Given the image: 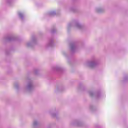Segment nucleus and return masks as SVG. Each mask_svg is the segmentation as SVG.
Instances as JSON below:
<instances>
[{"label":"nucleus","mask_w":128,"mask_h":128,"mask_svg":"<svg viewBox=\"0 0 128 128\" xmlns=\"http://www.w3.org/2000/svg\"><path fill=\"white\" fill-rule=\"evenodd\" d=\"M56 14V12H52L50 14V16H54Z\"/></svg>","instance_id":"7ed1b4c3"},{"label":"nucleus","mask_w":128,"mask_h":128,"mask_svg":"<svg viewBox=\"0 0 128 128\" xmlns=\"http://www.w3.org/2000/svg\"><path fill=\"white\" fill-rule=\"evenodd\" d=\"M95 64H96V61H92V62L88 63V66H90V68H94Z\"/></svg>","instance_id":"f257e3e1"},{"label":"nucleus","mask_w":128,"mask_h":128,"mask_svg":"<svg viewBox=\"0 0 128 128\" xmlns=\"http://www.w3.org/2000/svg\"><path fill=\"white\" fill-rule=\"evenodd\" d=\"M19 16L21 18H24V16L22 15V13L19 14Z\"/></svg>","instance_id":"f03ea898"},{"label":"nucleus","mask_w":128,"mask_h":128,"mask_svg":"<svg viewBox=\"0 0 128 128\" xmlns=\"http://www.w3.org/2000/svg\"><path fill=\"white\" fill-rule=\"evenodd\" d=\"M27 46H30L29 44H28Z\"/></svg>","instance_id":"39448f33"},{"label":"nucleus","mask_w":128,"mask_h":128,"mask_svg":"<svg viewBox=\"0 0 128 128\" xmlns=\"http://www.w3.org/2000/svg\"><path fill=\"white\" fill-rule=\"evenodd\" d=\"M76 26L78 28H80V25L79 24H77L76 25Z\"/></svg>","instance_id":"20e7f679"}]
</instances>
